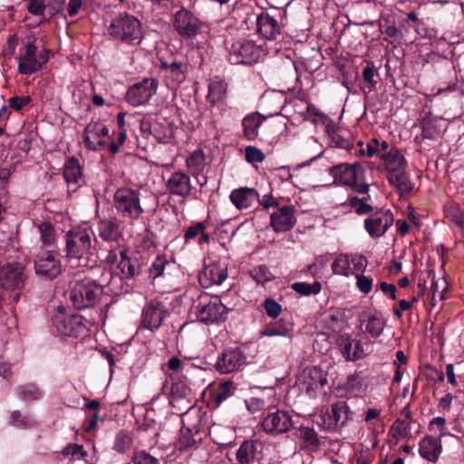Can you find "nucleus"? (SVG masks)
<instances>
[{"label": "nucleus", "instance_id": "obj_1", "mask_svg": "<svg viewBox=\"0 0 464 464\" xmlns=\"http://www.w3.org/2000/svg\"><path fill=\"white\" fill-rule=\"evenodd\" d=\"M93 232L88 226L75 227L66 235L68 257L78 261V266H87L92 249Z\"/></svg>", "mask_w": 464, "mask_h": 464}, {"label": "nucleus", "instance_id": "obj_2", "mask_svg": "<svg viewBox=\"0 0 464 464\" xmlns=\"http://www.w3.org/2000/svg\"><path fill=\"white\" fill-rule=\"evenodd\" d=\"M329 173L336 184L349 187L361 194H365L369 190V185L365 182L364 169L359 163L338 164L332 167Z\"/></svg>", "mask_w": 464, "mask_h": 464}, {"label": "nucleus", "instance_id": "obj_3", "mask_svg": "<svg viewBox=\"0 0 464 464\" xmlns=\"http://www.w3.org/2000/svg\"><path fill=\"white\" fill-rule=\"evenodd\" d=\"M95 324L94 319H85L80 314H66L59 310L53 315V324L63 335L80 337L87 334L89 327Z\"/></svg>", "mask_w": 464, "mask_h": 464}, {"label": "nucleus", "instance_id": "obj_4", "mask_svg": "<svg viewBox=\"0 0 464 464\" xmlns=\"http://www.w3.org/2000/svg\"><path fill=\"white\" fill-rule=\"evenodd\" d=\"M102 294V287L92 279H83L75 283L70 292L73 306L84 309L94 306Z\"/></svg>", "mask_w": 464, "mask_h": 464}, {"label": "nucleus", "instance_id": "obj_5", "mask_svg": "<svg viewBox=\"0 0 464 464\" xmlns=\"http://www.w3.org/2000/svg\"><path fill=\"white\" fill-rule=\"evenodd\" d=\"M227 308L218 296L203 295L196 306V314L199 322L206 324L224 322L227 318Z\"/></svg>", "mask_w": 464, "mask_h": 464}, {"label": "nucleus", "instance_id": "obj_6", "mask_svg": "<svg viewBox=\"0 0 464 464\" xmlns=\"http://www.w3.org/2000/svg\"><path fill=\"white\" fill-rule=\"evenodd\" d=\"M265 54L264 49L249 39H240L232 44L228 59L233 64H251Z\"/></svg>", "mask_w": 464, "mask_h": 464}, {"label": "nucleus", "instance_id": "obj_7", "mask_svg": "<svg viewBox=\"0 0 464 464\" xmlns=\"http://www.w3.org/2000/svg\"><path fill=\"white\" fill-rule=\"evenodd\" d=\"M262 430L270 435L276 436L288 432L293 427L291 415L276 406L267 408L261 421Z\"/></svg>", "mask_w": 464, "mask_h": 464}, {"label": "nucleus", "instance_id": "obj_8", "mask_svg": "<svg viewBox=\"0 0 464 464\" xmlns=\"http://www.w3.org/2000/svg\"><path fill=\"white\" fill-rule=\"evenodd\" d=\"M34 270L45 280L56 278L63 271L59 254L50 250L40 252L34 259Z\"/></svg>", "mask_w": 464, "mask_h": 464}, {"label": "nucleus", "instance_id": "obj_9", "mask_svg": "<svg viewBox=\"0 0 464 464\" xmlns=\"http://www.w3.org/2000/svg\"><path fill=\"white\" fill-rule=\"evenodd\" d=\"M172 24L177 33L185 39L194 38L201 32L203 25L192 12L185 8L174 14Z\"/></svg>", "mask_w": 464, "mask_h": 464}, {"label": "nucleus", "instance_id": "obj_10", "mask_svg": "<svg viewBox=\"0 0 464 464\" xmlns=\"http://www.w3.org/2000/svg\"><path fill=\"white\" fill-rule=\"evenodd\" d=\"M36 46L29 42L25 44V53L20 58L18 63V72L24 75H31L40 71L44 63L49 60L47 50H43L36 55Z\"/></svg>", "mask_w": 464, "mask_h": 464}, {"label": "nucleus", "instance_id": "obj_11", "mask_svg": "<svg viewBox=\"0 0 464 464\" xmlns=\"http://www.w3.org/2000/svg\"><path fill=\"white\" fill-rule=\"evenodd\" d=\"M326 383V372L316 366L305 368L299 378L300 389L309 396H314Z\"/></svg>", "mask_w": 464, "mask_h": 464}, {"label": "nucleus", "instance_id": "obj_12", "mask_svg": "<svg viewBox=\"0 0 464 464\" xmlns=\"http://www.w3.org/2000/svg\"><path fill=\"white\" fill-rule=\"evenodd\" d=\"M322 425L328 430L343 427L351 418L352 412L344 401H338L321 414Z\"/></svg>", "mask_w": 464, "mask_h": 464}, {"label": "nucleus", "instance_id": "obj_13", "mask_svg": "<svg viewBox=\"0 0 464 464\" xmlns=\"http://www.w3.org/2000/svg\"><path fill=\"white\" fill-rule=\"evenodd\" d=\"M393 221V215L389 209H381L364 220V227L372 237L377 238L386 233Z\"/></svg>", "mask_w": 464, "mask_h": 464}, {"label": "nucleus", "instance_id": "obj_14", "mask_svg": "<svg viewBox=\"0 0 464 464\" xmlns=\"http://www.w3.org/2000/svg\"><path fill=\"white\" fill-rule=\"evenodd\" d=\"M142 211L137 191L127 188L118 189V212H121L130 219H135Z\"/></svg>", "mask_w": 464, "mask_h": 464}, {"label": "nucleus", "instance_id": "obj_15", "mask_svg": "<svg viewBox=\"0 0 464 464\" xmlns=\"http://www.w3.org/2000/svg\"><path fill=\"white\" fill-rule=\"evenodd\" d=\"M157 82L154 79L147 78L142 82L132 85L126 93V101L132 106H139L146 103L156 92Z\"/></svg>", "mask_w": 464, "mask_h": 464}, {"label": "nucleus", "instance_id": "obj_16", "mask_svg": "<svg viewBox=\"0 0 464 464\" xmlns=\"http://www.w3.org/2000/svg\"><path fill=\"white\" fill-rule=\"evenodd\" d=\"M118 36L122 42L139 44L142 37L141 24L133 15L126 14L118 19Z\"/></svg>", "mask_w": 464, "mask_h": 464}, {"label": "nucleus", "instance_id": "obj_17", "mask_svg": "<svg viewBox=\"0 0 464 464\" xmlns=\"http://www.w3.org/2000/svg\"><path fill=\"white\" fill-rule=\"evenodd\" d=\"M227 277V265L221 261L213 262L204 267L200 272L198 280L200 285L208 288L212 285H221Z\"/></svg>", "mask_w": 464, "mask_h": 464}, {"label": "nucleus", "instance_id": "obj_18", "mask_svg": "<svg viewBox=\"0 0 464 464\" xmlns=\"http://www.w3.org/2000/svg\"><path fill=\"white\" fill-rule=\"evenodd\" d=\"M246 357L238 348L224 351L217 359L215 367L219 373L227 374L236 372L245 363Z\"/></svg>", "mask_w": 464, "mask_h": 464}, {"label": "nucleus", "instance_id": "obj_19", "mask_svg": "<svg viewBox=\"0 0 464 464\" xmlns=\"http://www.w3.org/2000/svg\"><path fill=\"white\" fill-rule=\"evenodd\" d=\"M270 223L276 233L291 230L296 223L295 208L291 206H285L270 216Z\"/></svg>", "mask_w": 464, "mask_h": 464}, {"label": "nucleus", "instance_id": "obj_20", "mask_svg": "<svg viewBox=\"0 0 464 464\" xmlns=\"http://www.w3.org/2000/svg\"><path fill=\"white\" fill-rule=\"evenodd\" d=\"M192 184L188 175L182 171L173 172L166 181V188L175 196L187 198L191 190Z\"/></svg>", "mask_w": 464, "mask_h": 464}, {"label": "nucleus", "instance_id": "obj_21", "mask_svg": "<svg viewBox=\"0 0 464 464\" xmlns=\"http://www.w3.org/2000/svg\"><path fill=\"white\" fill-rule=\"evenodd\" d=\"M165 314L166 312L163 304L157 300H151L143 309V326L150 331L158 329L161 324Z\"/></svg>", "mask_w": 464, "mask_h": 464}, {"label": "nucleus", "instance_id": "obj_22", "mask_svg": "<svg viewBox=\"0 0 464 464\" xmlns=\"http://www.w3.org/2000/svg\"><path fill=\"white\" fill-rule=\"evenodd\" d=\"M294 334V325L291 322L279 319L266 324L258 333L260 337H287Z\"/></svg>", "mask_w": 464, "mask_h": 464}, {"label": "nucleus", "instance_id": "obj_23", "mask_svg": "<svg viewBox=\"0 0 464 464\" xmlns=\"http://www.w3.org/2000/svg\"><path fill=\"white\" fill-rule=\"evenodd\" d=\"M63 177L68 184L69 191H76L84 183L78 160L71 158L65 162Z\"/></svg>", "mask_w": 464, "mask_h": 464}, {"label": "nucleus", "instance_id": "obj_24", "mask_svg": "<svg viewBox=\"0 0 464 464\" xmlns=\"http://www.w3.org/2000/svg\"><path fill=\"white\" fill-rule=\"evenodd\" d=\"M381 159L386 176L406 169L407 161L402 153L395 147H392L389 151L382 153Z\"/></svg>", "mask_w": 464, "mask_h": 464}, {"label": "nucleus", "instance_id": "obj_25", "mask_svg": "<svg viewBox=\"0 0 464 464\" xmlns=\"http://www.w3.org/2000/svg\"><path fill=\"white\" fill-rule=\"evenodd\" d=\"M233 205L239 210L246 209L258 199V193L256 189L242 187L233 189L229 195Z\"/></svg>", "mask_w": 464, "mask_h": 464}, {"label": "nucleus", "instance_id": "obj_26", "mask_svg": "<svg viewBox=\"0 0 464 464\" xmlns=\"http://www.w3.org/2000/svg\"><path fill=\"white\" fill-rule=\"evenodd\" d=\"M258 33L266 39L274 40L281 33L278 22L266 13L260 14L256 18Z\"/></svg>", "mask_w": 464, "mask_h": 464}, {"label": "nucleus", "instance_id": "obj_27", "mask_svg": "<svg viewBox=\"0 0 464 464\" xmlns=\"http://www.w3.org/2000/svg\"><path fill=\"white\" fill-rule=\"evenodd\" d=\"M186 166L190 173L198 179L200 186L207 183V177L201 175L206 167V159L202 150L193 151L186 160Z\"/></svg>", "mask_w": 464, "mask_h": 464}, {"label": "nucleus", "instance_id": "obj_28", "mask_svg": "<svg viewBox=\"0 0 464 464\" xmlns=\"http://www.w3.org/2000/svg\"><path fill=\"white\" fill-rule=\"evenodd\" d=\"M419 452L422 458L435 462L441 452L440 440L430 436L425 437L420 442Z\"/></svg>", "mask_w": 464, "mask_h": 464}, {"label": "nucleus", "instance_id": "obj_29", "mask_svg": "<svg viewBox=\"0 0 464 464\" xmlns=\"http://www.w3.org/2000/svg\"><path fill=\"white\" fill-rule=\"evenodd\" d=\"M265 121L259 112L246 115L242 121L244 137L248 140H255L258 135V129Z\"/></svg>", "mask_w": 464, "mask_h": 464}, {"label": "nucleus", "instance_id": "obj_30", "mask_svg": "<svg viewBox=\"0 0 464 464\" xmlns=\"http://www.w3.org/2000/svg\"><path fill=\"white\" fill-rule=\"evenodd\" d=\"M385 327V321L376 315H367L360 321V328L362 333L372 338L379 337Z\"/></svg>", "mask_w": 464, "mask_h": 464}, {"label": "nucleus", "instance_id": "obj_31", "mask_svg": "<svg viewBox=\"0 0 464 464\" xmlns=\"http://www.w3.org/2000/svg\"><path fill=\"white\" fill-rule=\"evenodd\" d=\"M160 68L166 72L168 77L171 78L177 83H180L186 79L188 66L185 63L177 61L168 63L161 61Z\"/></svg>", "mask_w": 464, "mask_h": 464}, {"label": "nucleus", "instance_id": "obj_32", "mask_svg": "<svg viewBox=\"0 0 464 464\" xmlns=\"http://www.w3.org/2000/svg\"><path fill=\"white\" fill-rule=\"evenodd\" d=\"M227 84L220 79H214L208 85V100L212 105L223 103L227 98Z\"/></svg>", "mask_w": 464, "mask_h": 464}, {"label": "nucleus", "instance_id": "obj_33", "mask_svg": "<svg viewBox=\"0 0 464 464\" xmlns=\"http://www.w3.org/2000/svg\"><path fill=\"white\" fill-rule=\"evenodd\" d=\"M257 443L253 440L244 441L237 449L236 459L238 464H252L256 459Z\"/></svg>", "mask_w": 464, "mask_h": 464}, {"label": "nucleus", "instance_id": "obj_34", "mask_svg": "<svg viewBox=\"0 0 464 464\" xmlns=\"http://www.w3.org/2000/svg\"><path fill=\"white\" fill-rule=\"evenodd\" d=\"M390 184L400 193L401 195L407 194L413 189V185L411 182L405 170H401L386 176Z\"/></svg>", "mask_w": 464, "mask_h": 464}, {"label": "nucleus", "instance_id": "obj_35", "mask_svg": "<svg viewBox=\"0 0 464 464\" xmlns=\"http://www.w3.org/2000/svg\"><path fill=\"white\" fill-rule=\"evenodd\" d=\"M441 133V120L427 117L422 122V139L437 140Z\"/></svg>", "mask_w": 464, "mask_h": 464}, {"label": "nucleus", "instance_id": "obj_36", "mask_svg": "<svg viewBox=\"0 0 464 464\" xmlns=\"http://www.w3.org/2000/svg\"><path fill=\"white\" fill-rule=\"evenodd\" d=\"M332 270L334 274L346 277L353 275V268L351 265V258L347 255L343 254L337 256L332 264Z\"/></svg>", "mask_w": 464, "mask_h": 464}, {"label": "nucleus", "instance_id": "obj_37", "mask_svg": "<svg viewBox=\"0 0 464 464\" xmlns=\"http://www.w3.org/2000/svg\"><path fill=\"white\" fill-rule=\"evenodd\" d=\"M17 393L21 400L33 401L43 397L44 392L35 384L27 383L17 387Z\"/></svg>", "mask_w": 464, "mask_h": 464}, {"label": "nucleus", "instance_id": "obj_38", "mask_svg": "<svg viewBox=\"0 0 464 464\" xmlns=\"http://www.w3.org/2000/svg\"><path fill=\"white\" fill-rule=\"evenodd\" d=\"M84 141L87 148L93 150H99L106 143V140L101 137L100 133L95 131V127H92L90 124L86 126L84 130Z\"/></svg>", "mask_w": 464, "mask_h": 464}, {"label": "nucleus", "instance_id": "obj_39", "mask_svg": "<svg viewBox=\"0 0 464 464\" xmlns=\"http://www.w3.org/2000/svg\"><path fill=\"white\" fill-rule=\"evenodd\" d=\"M121 260L118 267L121 269V278L133 277L138 269L137 261L128 258L124 252L121 253Z\"/></svg>", "mask_w": 464, "mask_h": 464}, {"label": "nucleus", "instance_id": "obj_40", "mask_svg": "<svg viewBox=\"0 0 464 464\" xmlns=\"http://www.w3.org/2000/svg\"><path fill=\"white\" fill-rule=\"evenodd\" d=\"M292 288L301 295H311L319 294L322 289V285L318 281H314L313 284L296 282L292 285Z\"/></svg>", "mask_w": 464, "mask_h": 464}, {"label": "nucleus", "instance_id": "obj_41", "mask_svg": "<svg viewBox=\"0 0 464 464\" xmlns=\"http://www.w3.org/2000/svg\"><path fill=\"white\" fill-rule=\"evenodd\" d=\"M251 277L260 285H265L266 283L271 281L274 278L273 274L270 269L266 265H260L253 267L250 270Z\"/></svg>", "mask_w": 464, "mask_h": 464}, {"label": "nucleus", "instance_id": "obj_42", "mask_svg": "<svg viewBox=\"0 0 464 464\" xmlns=\"http://www.w3.org/2000/svg\"><path fill=\"white\" fill-rule=\"evenodd\" d=\"M40 235V240L44 246H52L55 241V232L53 227L47 222H43L36 227Z\"/></svg>", "mask_w": 464, "mask_h": 464}, {"label": "nucleus", "instance_id": "obj_43", "mask_svg": "<svg viewBox=\"0 0 464 464\" xmlns=\"http://www.w3.org/2000/svg\"><path fill=\"white\" fill-rule=\"evenodd\" d=\"M198 440L188 428L182 429L178 440V445L180 450H188L196 448Z\"/></svg>", "mask_w": 464, "mask_h": 464}, {"label": "nucleus", "instance_id": "obj_44", "mask_svg": "<svg viewBox=\"0 0 464 464\" xmlns=\"http://www.w3.org/2000/svg\"><path fill=\"white\" fill-rule=\"evenodd\" d=\"M235 392V387L232 382H226L221 383L214 393V401L218 406L226 400L230 398Z\"/></svg>", "mask_w": 464, "mask_h": 464}, {"label": "nucleus", "instance_id": "obj_45", "mask_svg": "<svg viewBox=\"0 0 464 464\" xmlns=\"http://www.w3.org/2000/svg\"><path fill=\"white\" fill-rule=\"evenodd\" d=\"M34 420L30 415H24L20 411H14L10 415V424L16 428L26 429L34 425Z\"/></svg>", "mask_w": 464, "mask_h": 464}, {"label": "nucleus", "instance_id": "obj_46", "mask_svg": "<svg viewBox=\"0 0 464 464\" xmlns=\"http://www.w3.org/2000/svg\"><path fill=\"white\" fill-rule=\"evenodd\" d=\"M100 237L108 242H112L116 239L115 225L112 221L102 220L99 224Z\"/></svg>", "mask_w": 464, "mask_h": 464}, {"label": "nucleus", "instance_id": "obj_47", "mask_svg": "<svg viewBox=\"0 0 464 464\" xmlns=\"http://www.w3.org/2000/svg\"><path fill=\"white\" fill-rule=\"evenodd\" d=\"M410 431V424L404 420H397L391 427L392 436L396 439L406 437Z\"/></svg>", "mask_w": 464, "mask_h": 464}, {"label": "nucleus", "instance_id": "obj_48", "mask_svg": "<svg viewBox=\"0 0 464 464\" xmlns=\"http://www.w3.org/2000/svg\"><path fill=\"white\" fill-rule=\"evenodd\" d=\"M246 405L250 412L255 413L260 411H264V414L267 412L268 407H273V405L267 404L266 400L256 397H252L246 400Z\"/></svg>", "mask_w": 464, "mask_h": 464}, {"label": "nucleus", "instance_id": "obj_49", "mask_svg": "<svg viewBox=\"0 0 464 464\" xmlns=\"http://www.w3.org/2000/svg\"><path fill=\"white\" fill-rule=\"evenodd\" d=\"M447 218L457 227L462 228L464 227L463 214L457 206L450 205L446 207Z\"/></svg>", "mask_w": 464, "mask_h": 464}, {"label": "nucleus", "instance_id": "obj_50", "mask_svg": "<svg viewBox=\"0 0 464 464\" xmlns=\"http://www.w3.org/2000/svg\"><path fill=\"white\" fill-rule=\"evenodd\" d=\"M189 393L190 389L183 382H175L171 386L170 394L173 401L186 398Z\"/></svg>", "mask_w": 464, "mask_h": 464}, {"label": "nucleus", "instance_id": "obj_51", "mask_svg": "<svg viewBox=\"0 0 464 464\" xmlns=\"http://www.w3.org/2000/svg\"><path fill=\"white\" fill-rule=\"evenodd\" d=\"M246 160L249 163L263 162L265 154L263 151L256 147L247 146L245 150Z\"/></svg>", "mask_w": 464, "mask_h": 464}, {"label": "nucleus", "instance_id": "obj_52", "mask_svg": "<svg viewBox=\"0 0 464 464\" xmlns=\"http://www.w3.org/2000/svg\"><path fill=\"white\" fill-rule=\"evenodd\" d=\"M350 206L358 215L367 214L372 210V208L369 204L365 203L363 199L356 197L350 198Z\"/></svg>", "mask_w": 464, "mask_h": 464}, {"label": "nucleus", "instance_id": "obj_53", "mask_svg": "<svg viewBox=\"0 0 464 464\" xmlns=\"http://www.w3.org/2000/svg\"><path fill=\"white\" fill-rule=\"evenodd\" d=\"M263 305L266 314L273 318L277 317L282 311L281 305L272 298H266Z\"/></svg>", "mask_w": 464, "mask_h": 464}, {"label": "nucleus", "instance_id": "obj_54", "mask_svg": "<svg viewBox=\"0 0 464 464\" xmlns=\"http://www.w3.org/2000/svg\"><path fill=\"white\" fill-rule=\"evenodd\" d=\"M203 230H206V225L203 222H197L195 224H192L188 227L184 234V238L188 242L191 239L196 238L201 233H203Z\"/></svg>", "mask_w": 464, "mask_h": 464}, {"label": "nucleus", "instance_id": "obj_55", "mask_svg": "<svg viewBox=\"0 0 464 464\" xmlns=\"http://www.w3.org/2000/svg\"><path fill=\"white\" fill-rule=\"evenodd\" d=\"M63 456L72 455L73 458L80 459L84 458L87 454L83 450V448L82 445L69 444L63 450Z\"/></svg>", "mask_w": 464, "mask_h": 464}, {"label": "nucleus", "instance_id": "obj_56", "mask_svg": "<svg viewBox=\"0 0 464 464\" xmlns=\"http://www.w3.org/2000/svg\"><path fill=\"white\" fill-rule=\"evenodd\" d=\"M28 11L34 15H44L45 11L48 12V8L43 0H30Z\"/></svg>", "mask_w": 464, "mask_h": 464}, {"label": "nucleus", "instance_id": "obj_57", "mask_svg": "<svg viewBox=\"0 0 464 464\" xmlns=\"http://www.w3.org/2000/svg\"><path fill=\"white\" fill-rule=\"evenodd\" d=\"M166 265H168V262L165 257L158 256L150 266V275L154 278L162 276Z\"/></svg>", "mask_w": 464, "mask_h": 464}, {"label": "nucleus", "instance_id": "obj_58", "mask_svg": "<svg viewBox=\"0 0 464 464\" xmlns=\"http://www.w3.org/2000/svg\"><path fill=\"white\" fill-rule=\"evenodd\" d=\"M365 345L368 347L367 343L363 344L360 341H356V340L353 341V355L351 356L352 361L362 359L369 353L368 349H365V347H364Z\"/></svg>", "mask_w": 464, "mask_h": 464}, {"label": "nucleus", "instance_id": "obj_59", "mask_svg": "<svg viewBox=\"0 0 464 464\" xmlns=\"http://www.w3.org/2000/svg\"><path fill=\"white\" fill-rule=\"evenodd\" d=\"M301 437L304 440V442L309 446H317L319 444L317 433L313 429H302Z\"/></svg>", "mask_w": 464, "mask_h": 464}, {"label": "nucleus", "instance_id": "obj_60", "mask_svg": "<svg viewBox=\"0 0 464 464\" xmlns=\"http://www.w3.org/2000/svg\"><path fill=\"white\" fill-rule=\"evenodd\" d=\"M328 134L331 138V144L337 148L346 149L349 147V141L345 139H343L337 135L334 130V127H327Z\"/></svg>", "mask_w": 464, "mask_h": 464}, {"label": "nucleus", "instance_id": "obj_61", "mask_svg": "<svg viewBox=\"0 0 464 464\" xmlns=\"http://www.w3.org/2000/svg\"><path fill=\"white\" fill-rule=\"evenodd\" d=\"M448 288V284L444 279L441 281H433L431 285V290L433 294V300L439 297L440 300L444 299V293Z\"/></svg>", "mask_w": 464, "mask_h": 464}, {"label": "nucleus", "instance_id": "obj_62", "mask_svg": "<svg viewBox=\"0 0 464 464\" xmlns=\"http://www.w3.org/2000/svg\"><path fill=\"white\" fill-rule=\"evenodd\" d=\"M134 464H160V460L145 451L136 453L133 458Z\"/></svg>", "mask_w": 464, "mask_h": 464}, {"label": "nucleus", "instance_id": "obj_63", "mask_svg": "<svg viewBox=\"0 0 464 464\" xmlns=\"http://www.w3.org/2000/svg\"><path fill=\"white\" fill-rule=\"evenodd\" d=\"M30 96H14L9 99V106L14 111H20L31 102Z\"/></svg>", "mask_w": 464, "mask_h": 464}, {"label": "nucleus", "instance_id": "obj_64", "mask_svg": "<svg viewBox=\"0 0 464 464\" xmlns=\"http://www.w3.org/2000/svg\"><path fill=\"white\" fill-rule=\"evenodd\" d=\"M356 285L361 292L368 294L372 288V279L362 275H356Z\"/></svg>", "mask_w": 464, "mask_h": 464}]
</instances>
